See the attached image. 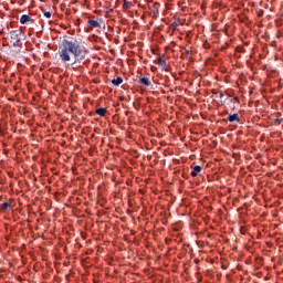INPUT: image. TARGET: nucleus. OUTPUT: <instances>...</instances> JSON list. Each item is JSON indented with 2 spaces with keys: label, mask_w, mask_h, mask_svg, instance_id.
Instances as JSON below:
<instances>
[{
  "label": "nucleus",
  "mask_w": 283,
  "mask_h": 283,
  "mask_svg": "<svg viewBox=\"0 0 283 283\" xmlns=\"http://www.w3.org/2000/svg\"><path fill=\"white\" fill-rule=\"evenodd\" d=\"M90 54V50L85 46V42L81 39L63 40L62 44L59 49V57L62 63H70L72 61V56L74 57V63L78 61H83L85 56Z\"/></svg>",
  "instance_id": "f257e3e1"
},
{
  "label": "nucleus",
  "mask_w": 283,
  "mask_h": 283,
  "mask_svg": "<svg viewBox=\"0 0 283 283\" xmlns=\"http://www.w3.org/2000/svg\"><path fill=\"white\" fill-rule=\"evenodd\" d=\"M10 43L13 48H23V42H21V31L13 30L10 32Z\"/></svg>",
  "instance_id": "f03ea898"
},
{
  "label": "nucleus",
  "mask_w": 283,
  "mask_h": 283,
  "mask_svg": "<svg viewBox=\"0 0 283 283\" xmlns=\"http://www.w3.org/2000/svg\"><path fill=\"white\" fill-rule=\"evenodd\" d=\"M200 171H202V167L201 166H195L192 168V171L190 172V176H192V178H196Z\"/></svg>",
  "instance_id": "7ed1b4c3"
},
{
  "label": "nucleus",
  "mask_w": 283,
  "mask_h": 283,
  "mask_svg": "<svg viewBox=\"0 0 283 283\" xmlns=\"http://www.w3.org/2000/svg\"><path fill=\"white\" fill-rule=\"evenodd\" d=\"M157 63H158V65H160V67L163 69V70H167V60L166 59H163L161 56H158L157 57Z\"/></svg>",
  "instance_id": "20e7f679"
},
{
  "label": "nucleus",
  "mask_w": 283,
  "mask_h": 283,
  "mask_svg": "<svg viewBox=\"0 0 283 283\" xmlns=\"http://www.w3.org/2000/svg\"><path fill=\"white\" fill-rule=\"evenodd\" d=\"M29 21H32V18H31L30 15H28V14L21 15V18H20V23H21L22 25H25V23H28Z\"/></svg>",
  "instance_id": "39448f33"
},
{
  "label": "nucleus",
  "mask_w": 283,
  "mask_h": 283,
  "mask_svg": "<svg viewBox=\"0 0 283 283\" xmlns=\"http://www.w3.org/2000/svg\"><path fill=\"white\" fill-rule=\"evenodd\" d=\"M228 120L229 123H240V117L238 116V114H232L229 115Z\"/></svg>",
  "instance_id": "423d86ee"
},
{
  "label": "nucleus",
  "mask_w": 283,
  "mask_h": 283,
  "mask_svg": "<svg viewBox=\"0 0 283 283\" xmlns=\"http://www.w3.org/2000/svg\"><path fill=\"white\" fill-rule=\"evenodd\" d=\"M95 114H97V116H105V114H107V108H105V107H101V108H97L96 111H95Z\"/></svg>",
  "instance_id": "0eeeda50"
},
{
  "label": "nucleus",
  "mask_w": 283,
  "mask_h": 283,
  "mask_svg": "<svg viewBox=\"0 0 283 283\" xmlns=\"http://www.w3.org/2000/svg\"><path fill=\"white\" fill-rule=\"evenodd\" d=\"M139 83H142V85H145V87H149L151 85V82L147 77L139 78Z\"/></svg>",
  "instance_id": "6e6552de"
},
{
  "label": "nucleus",
  "mask_w": 283,
  "mask_h": 283,
  "mask_svg": "<svg viewBox=\"0 0 283 283\" xmlns=\"http://www.w3.org/2000/svg\"><path fill=\"white\" fill-rule=\"evenodd\" d=\"M87 23L92 28H101V23H98V20H88Z\"/></svg>",
  "instance_id": "1a4fd4ad"
},
{
  "label": "nucleus",
  "mask_w": 283,
  "mask_h": 283,
  "mask_svg": "<svg viewBox=\"0 0 283 283\" xmlns=\"http://www.w3.org/2000/svg\"><path fill=\"white\" fill-rule=\"evenodd\" d=\"M112 83L115 87H118V85L123 84V77L118 76L117 78L112 80Z\"/></svg>",
  "instance_id": "9d476101"
},
{
  "label": "nucleus",
  "mask_w": 283,
  "mask_h": 283,
  "mask_svg": "<svg viewBox=\"0 0 283 283\" xmlns=\"http://www.w3.org/2000/svg\"><path fill=\"white\" fill-rule=\"evenodd\" d=\"M123 8H124L125 10H129V8H132V2H129V1H127V0H124Z\"/></svg>",
  "instance_id": "9b49d317"
},
{
  "label": "nucleus",
  "mask_w": 283,
  "mask_h": 283,
  "mask_svg": "<svg viewBox=\"0 0 283 283\" xmlns=\"http://www.w3.org/2000/svg\"><path fill=\"white\" fill-rule=\"evenodd\" d=\"M1 209H2V211H8V210L10 209V203L3 202V203L1 205Z\"/></svg>",
  "instance_id": "f8f14e48"
},
{
  "label": "nucleus",
  "mask_w": 283,
  "mask_h": 283,
  "mask_svg": "<svg viewBox=\"0 0 283 283\" xmlns=\"http://www.w3.org/2000/svg\"><path fill=\"white\" fill-rule=\"evenodd\" d=\"M44 17H45L46 19H51V18H52V12L45 11V12H44Z\"/></svg>",
  "instance_id": "ddd939ff"
},
{
  "label": "nucleus",
  "mask_w": 283,
  "mask_h": 283,
  "mask_svg": "<svg viewBox=\"0 0 283 283\" xmlns=\"http://www.w3.org/2000/svg\"><path fill=\"white\" fill-rule=\"evenodd\" d=\"M224 96V93L219 92V98H222Z\"/></svg>",
  "instance_id": "4468645a"
},
{
  "label": "nucleus",
  "mask_w": 283,
  "mask_h": 283,
  "mask_svg": "<svg viewBox=\"0 0 283 283\" xmlns=\"http://www.w3.org/2000/svg\"><path fill=\"white\" fill-rule=\"evenodd\" d=\"M276 122H277V123H281V120H280V119H276Z\"/></svg>",
  "instance_id": "2eb2a0df"
},
{
  "label": "nucleus",
  "mask_w": 283,
  "mask_h": 283,
  "mask_svg": "<svg viewBox=\"0 0 283 283\" xmlns=\"http://www.w3.org/2000/svg\"><path fill=\"white\" fill-rule=\"evenodd\" d=\"M276 122H277V123H281V120H280V119H276Z\"/></svg>",
  "instance_id": "dca6fc26"
}]
</instances>
